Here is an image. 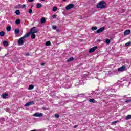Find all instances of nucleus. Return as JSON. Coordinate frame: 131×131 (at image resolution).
Instances as JSON below:
<instances>
[{
  "label": "nucleus",
  "mask_w": 131,
  "mask_h": 131,
  "mask_svg": "<svg viewBox=\"0 0 131 131\" xmlns=\"http://www.w3.org/2000/svg\"><path fill=\"white\" fill-rule=\"evenodd\" d=\"M0 36H5V32L4 31L0 32Z\"/></svg>",
  "instance_id": "nucleus-26"
},
{
  "label": "nucleus",
  "mask_w": 131,
  "mask_h": 131,
  "mask_svg": "<svg viewBox=\"0 0 131 131\" xmlns=\"http://www.w3.org/2000/svg\"><path fill=\"white\" fill-rule=\"evenodd\" d=\"M8 94L5 93L2 95V98L3 99H7V98H8Z\"/></svg>",
  "instance_id": "nucleus-15"
},
{
  "label": "nucleus",
  "mask_w": 131,
  "mask_h": 131,
  "mask_svg": "<svg viewBox=\"0 0 131 131\" xmlns=\"http://www.w3.org/2000/svg\"><path fill=\"white\" fill-rule=\"evenodd\" d=\"M130 45V42H128L125 43V47H128Z\"/></svg>",
  "instance_id": "nucleus-30"
},
{
  "label": "nucleus",
  "mask_w": 131,
  "mask_h": 131,
  "mask_svg": "<svg viewBox=\"0 0 131 131\" xmlns=\"http://www.w3.org/2000/svg\"><path fill=\"white\" fill-rule=\"evenodd\" d=\"M52 29H54V30H56V29H57V26H52Z\"/></svg>",
  "instance_id": "nucleus-29"
},
{
  "label": "nucleus",
  "mask_w": 131,
  "mask_h": 131,
  "mask_svg": "<svg viewBox=\"0 0 131 131\" xmlns=\"http://www.w3.org/2000/svg\"><path fill=\"white\" fill-rule=\"evenodd\" d=\"M46 46L49 47V46H51V41H48L45 43Z\"/></svg>",
  "instance_id": "nucleus-21"
},
{
  "label": "nucleus",
  "mask_w": 131,
  "mask_h": 131,
  "mask_svg": "<svg viewBox=\"0 0 131 131\" xmlns=\"http://www.w3.org/2000/svg\"><path fill=\"white\" fill-rule=\"evenodd\" d=\"M125 120H128V119H131V115H128L125 117Z\"/></svg>",
  "instance_id": "nucleus-12"
},
{
  "label": "nucleus",
  "mask_w": 131,
  "mask_h": 131,
  "mask_svg": "<svg viewBox=\"0 0 131 131\" xmlns=\"http://www.w3.org/2000/svg\"><path fill=\"white\" fill-rule=\"evenodd\" d=\"M28 13L29 14H32V9H29Z\"/></svg>",
  "instance_id": "nucleus-32"
},
{
  "label": "nucleus",
  "mask_w": 131,
  "mask_h": 131,
  "mask_svg": "<svg viewBox=\"0 0 131 131\" xmlns=\"http://www.w3.org/2000/svg\"><path fill=\"white\" fill-rule=\"evenodd\" d=\"M3 45L4 47H8V46H9V42H8L7 41H4Z\"/></svg>",
  "instance_id": "nucleus-16"
},
{
  "label": "nucleus",
  "mask_w": 131,
  "mask_h": 131,
  "mask_svg": "<svg viewBox=\"0 0 131 131\" xmlns=\"http://www.w3.org/2000/svg\"><path fill=\"white\" fill-rule=\"evenodd\" d=\"M58 10V8L57 7H54L52 9V11L53 12H56Z\"/></svg>",
  "instance_id": "nucleus-25"
},
{
  "label": "nucleus",
  "mask_w": 131,
  "mask_h": 131,
  "mask_svg": "<svg viewBox=\"0 0 131 131\" xmlns=\"http://www.w3.org/2000/svg\"><path fill=\"white\" fill-rule=\"evenodd\" d=\"M15 34H19L20 33V30L19 29H16L14 31Z\"/></svg>",
  "instance_id": "nucleus-13"
},
{
  "label": "nucleus",
  "mask_w": 131,
  "mask_h": 131,
  "mask_svg": "<svg viewBox=\"0 0 131 131\" xmlns=\"http://www.w3.org/2000/svg\"><path fill=\"white\" fill-rule=\"evenodd\" d=\"M33 116L35 117H42V116H43V114L41 113H36L34 114Z\"/></svg>",
  "instance_id": "nucleus-5"
},
{
  "label": "nucleus",
  "mask_w": 131,
  "mask_h": 131,
  "mask_svg": "<svg viewBox=\"0 0 131 131\" xmlns=\"http://www.w3.org/2000/svg\"><path fill=\"white\" fill-rule=\"evenodd\" d=\"M37 32H38V31L36 30V27H33V28L30 29V32H29L28 33H27L26 34L27 35L28 37H29V35H30L31 33L35 34V33H37Z\"/></svg>",
  "instance_id": "nucleus-2"
},
{
  "label": "nucleus",
  "mask_w": 131,
  "mask_h": 131,
  "mask_svg": "<svg viewBox=\"0 0 131 131\" xmlns=\"http://www.w3.org/2000/svg\"><path fill=\"white\" fill-rule=\"evenodd\" d=\"M34 0H28V2L29 3H31L32 2H33Z\"/></svg>",
  "instance_id": "nucleus-37"
},
{
  "label": "nucleus",
  "mask_w": 131,
  "mask_h": 131,
  "mask_svg": "<svg viewBox=\"0 0 131 131\" xmlns=\"http://www.w3.org/2000/svg\"><path fill=\"white\" fill-rule=\"evenodd\" d=\"M27 37H28V36L26 34L24 36L20 38L17 41L18 46H20V45H23V43H24V39L27 38Z\"/></svg>",
  "instance_id": "nucleus-3"
},
{
  "label": "nucleus",
  "mask_w": 131,
  "mask_h": 131,
  "mask_svg": "<svg viewBox=\"0 0 131 131\" xmlns=\"http://www.w3.org/2000/svg\"><path fill=\"white\" fill-rule=\"evenodd\" d=\"M89 102H90V103H96V100L94 99H89Z\"/></svg>",
  "instance_id": "nucleus-20"
},
{
  "label": "nucleus",
  "mask_w": 131,
  "mask_h": 131,
  "mask_svg": "<svg viewBox=\"0 0 131 131\" xmlns=\"http://www.w3.org/2000/svg\"><path fill=\"white\" fill-rule=\"evenodd\" d=\"M15 14L16 15H17V16H19V15H20V10H16L15 11Z\"/></svg>",
  "instance_id": "nucleus-22"
},
{
  "label": "nucleus",
  "mask_w": 131,
  "mask_h": 131,
  "mask_svg": "<svg viewBox=\"0 0 131 131\" xmlns=\"http://www.w3.org/2000/svg\"><path fill=\"white\" fill-rule=\"evenodd\" d=\"M63 2H66V0H63Z\"/></svg>",
  "instance_id": "nucleus-43"
},
{
  "label": "nucleus",
  "mask_w": 131,
  "mask_h": 131,
  "mask_svg": "<svg viewBox=\"0 0 131 131\" xmlns=\"http://www.w3.org/2000/svg\"><path fill=\"white\" fill-rule=\"evenodd\" d=\"M11 29H12V27H11V26H8L6 28L7 31H11Z\"/></svg>",
  "instance_id": "nucleus-19"
},
{
  "label": "nucleus",
  "mask_w": 131,
  "mask_h": 131,
  "mask_svg": "<svg viewBox=\"0 0 131 131\" xmlns=\"http://www.w3.org/2000/svg\"><path fill=\"white\" fill-rule=\"evenodd\" d=\"M41 66H45V63H41Z\"/></svg>",
  "instance_id": "nucleus-39"
},
{
  "label": "nucleus",
  "mask_w": 131,
  "mask_h": 131,
  "mask_svg": "<svg viewBox=\"0 0 131 131\" xmlns=\"http://www.w3.org/2000/svg\"><path fill=\"white\" fill-rule=\"evenodd\" d=\"M119 121H114L112 123V124H116V123H117V122H119Z\"/></svg>",
  "instance_id": "nucleus-31"
},
{
  "label": "nucleus",
  "mask_w": 131,
  "mask_h": 131,
  "mask_svg": "<svg viewBox=\"0 0 131 131\" xmlns=\"http://www.w3.org/2000/svg\"><path fill=\"white\" fill-rule=\"evenodd\" d=\"M15 23L16 24H17V25H19V24H21V20L19 19H16V20L15 21Z\"/></svg>",
  "instance_id": "nucleus-18"
},
{
  "label": "nucleus",
  "mask_w": 131,
  "mask_h": 131,
  "mask_svg": "<svg viewBox=\"0 0 131 131\" xmlns=\"http://www.w3.org/2000/svg\"><path fill=\"white\" fill-rule=\"evenodd\" d=\"M31 105H34V101H30L27 102L25 104V107H29V106H31Z\"/></svg>",
  "instance_id": "nucleus-7"
},
{
  "label": "nucleus",
  "mask_w": 131,
  "mask_h": 131,
  "mask_svg": "<svg viewBox=\"0 0 131 131\" xmlns=\"http://www.w3.org/2000/svg\"><path fill=\"white\" fill-rule=\"evenodd\" d=\"M42 6V4H41V3H38L36 5V8L37 9H39L40 8H41Z\"/></svg>",
  "instance_id": "nucleus-17"
},
{
  "label": "nucleus",
  "mask_w": 131,
  "mask_h": 131,
  "mask_svg": "<svg viewBox=\"0 0 131 131\" xmlns=\"http://www.w3.org/2000/svg\"><path fill=\"white\" fill-rule=\"evenodd\" d=\"M105 30V27H102L100 28L99 29L97 30L96 32V33H101V32H103V31Z\"/></svg>",
  "instance_id": "nucleus-8"
},
{
  "label": "nucleus",
  "mask_w": 131,
  "mask_h": 131,
  "mask_svg": "<svg viewBox=\"0 0 131 131\" xmlns=\"http://www.w3.org/2000/svg\"><path fill=\"white\" fill-rule=\"evenodd\" d=\"M26 57H28V56H30V54L29 53H25Z\"/></svg>",
  "instance_id": "nucleus-34"
},
{
  "label": "nucleus",
  "mask_w": 131,
  "mask_h": 131,
  "mask_svg": "<svg viewBox=\"0 0 131 131\" xmlns=\"http://www.w3.org/2000/svg\"><path fill=\"white\" fill-rule=\"evenodd\" d=\"M46 22V18L45 17H42L40 20L41 24H43Z\"/></svg>",
  "instance_id": "nucleus-14"
},
{
  "label": "nucleus",
  "mask_w": 131,
  "mask_h": 131,
  "mask_svg": "<svg viewBox=\"0 0 131 131\" xmlns=\"http://www.w3.org/2000/svg\"><path fill=\"white\" fill-rule=\"evenodd\" d=\"M56 17H57V15H53L52 16V18H53V19L56 18Z\"/></svg>",
  "instance_id": "nucleus-35"
},
{
  "label": "nucleus",
  "mask_w": 131,
  "mask_h": 131,
  "mask_svg": "<svg viewBox=\"0 0 131 131\" xmlns=\"http://www.w3.org/2000/svg\"><path fill=\"white\" fill-rule=\"evenodd\" d=\"M74 60V58L71 57L68 59V62H71V61H73Z\"/></svg>",
  "instance_id": "nucleus-27"
},
{
  "label": "nucleus",
  "mask_w": 131,
  "mask_h": 131,
  "mask_svg": "<svg viewBox=\"0 0 131 131\" xmlns=\"http://www.w3.org/2000/svg\"><path fill=\"white\" fill-rule=\"evenodd\" d=\"M26 7V5H25V4H24L22 5V8H25Z\"/></svg>",
  "instance_id": "nucleus-38"
},
{
  "label": "nucleus",
  "mask_w": 131,
  "mask_h": 131,
  "mask_svg": "<svg viewBox=\"0 0 131 131\" xmlns=\"http://www.w3.org/2000/svg\"><path fill=\"white\" fill-rule=\"evenodd\" d=\"M55 117H56V118H59V114H56L54 115Z\"/></svg>",
  "instance_id": "nucleus-33"
},
{
  "label": "nucleus",
  "mask_w": 131,
  "mask_h": 131,
  "mask_svg": "<svg viewBox=\"0 0 131 131\" xmlns=\"http://www.w3.org/2000/svg\"><path fill=\"white\" fill-rule=\"evenodd\" d=\"M34 89V86L33 85H30L29 86V90H33Z\"/></svg>",
  "instance_id": "nucleus-24"
},
{
  "label": "nucleus",
  "mask_w": 131,
  "mask_h": 131,
  "mask_svg": "<svg viewBox=\"0 0 131 131\" xmlns=\"http://www.w3.org/2000/svg\"><path fill=\"white\" fill-rule=\"evenodd\" d=\"M73 7H74V4H69L68 5H67L66 7V10H70L71 9H72V8H73Z\"/></svg>",
  "instance_id": "nucleus-4"
},
{
  "label": "nucleus",
  "mask_w": 131,
  "mask_h": 131,
  "mask_svg": "<svg viewBox=\"0 0 131 131\" xmlns=\"http://www.w3.org/2000/svg\"><path fill=\"white\" fill-rule=\"evenodd\" d=\"M105 42H106V43H107V45H109V43H110V42H111V41H110V39H106Z\"/></svg>",
  "instance_id": "nucleus-23"
},
{
  "label": "nucleus",
  "mask_w": 131,
  "mask_h": 131,
  "mask_svg": "<svg viewBox=\"0 0 131 131\" xmlns=\"http://www.w3.org/2000/svg\"><path fill=\"white\" fill-rule=\"evenodd\" d=\"M107 6V4L105 3L104 1H101L97 5V8L98 9H104Z\"/></svg>",
  "instance_id": "nucleus-1"
},
{
  "label": "nucleus",
  "mask_w": 131,
  "mask_h": 131,
  "mask_svg": "<svg viewBox=\"0 0 131 131\" xmlns=\"http://www.w3.org/2000/svg\"><path fill=\"white\" fill-rule=\"evenodd\" d=\"M129 33H130V30H126L124 32V35H128V34H129Z\"/></svg>",
  "instance_id": "nucleus-10"
},
{
  "label": "nucleus",
  "mask_w": 131,
  "mask_h": 131,
  "mask_svg": "<svg viewBox=\"0 0 131 131\" xmlns=\"http://www.w3.org/2000/svg\"><path fill=\"white\" fill-rule=\"evenodd\" d=\"M129 102H130V100H127L125 101L126 103H129Z\"/></svg>",
  "instance_id": "nucleus-36"
},
{
  "label": "nucleus",
  "mask_w": 131,
  "mask_h": 131,
  "mask_svg": "<svg viewBox=\"0 0 131 131\" xmlns=\"http://www.w3.org/2000/svg\"><path fill=\"white\" fill-rule=\"evenodd\" d=\"M125 68V66H123L118 69V71H119V72H120L121 71H123V70H124Z\"/></svg>",
  "instance_id": "nucleus-9"
},
{
  "label": "nucleus",
  "mask_w": 131,
  "mask_h": 131,
  "mask_svg": "<svg viewBox=\"0 0 131 131\" xmlns=\"http://www.w3.org/2000/svg\"><path fill=\"white\" fill-rule=\"evenodd\" d=\"M42 2H45V0H41Z\"/></svg>",
  "instance_id": "nucleus-42"
},
{
  "label": "nucleus",
  "mask_w": 131,
  "mask_h": 131,
  "mask_svg": "<svg viewBox=\"0 0 131 131\" xmlns=\"http://www.w3.org/2000/svg\"><path fill=\"white\" fill-rule=\"evenodd\" d=\"M97 49H98V46H94L93 48L89 49V53H94Z\"/></svg>",
  "instance_id": "nucleus-6"
},
{
  "label": "nucleus",
  "mask_w": 131,
  "mask_h": 131,
  "mask_svg": "<svg viewBox=\"0 0 131 131\" xmlns=\"http://www.w3.org/2000/svg\"><path fill=\"white\" fill-rule=\"evenodd\" d=\"M60 31V30H57V32H59Z\"/></svg>",
  "instance_id": "nucleus-41"
},
{
  "label": "nucleus",
  "mask_w": 131,
  "mask_h": 131,
  "mask_svg": "<svg viewBox=\"0 0 131 131\" xmlns=\"http://www.w3.org/2000/svg\"><path fill=\"white\" fill-rule=\"evenodd\" d=\"M31 38L32 39H35V37H36V35H35V34L34 33H31Z\"/></svg>",
  "instance_id": "nucleus-11"
},
{
  "label": "nucleus",
  "mask_w": 131,
  "mask_h": 131,
  "mask_svg": "<svg viewBox=\"0 0 131 131\" xmlns=\"http://www.w3.org/2000/svg\"><path fill=\"white\" fill-rule=\"evenodd\" d=\"M92 30H97V29H98V27H93L91 28Z\"/></svg>",
  "instance_id": "nucleus-28"
},
{
  "label": "nucleus",
  "mask_w": 131,
  "mask_h": 131,
  "mask_svg": "<svg viewBox=\"0 0 131 131\" xmlns=\"http://www.w3.org/2000/svg\"><path fill=\"white\" fill-rule=\"evenodd\" d=\"M76 127H77V125H75V126H74V128H76Z\"/></svg>",
  "instance_id": "nucleus-40"
}]
</instances>
